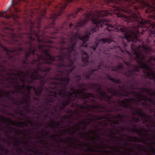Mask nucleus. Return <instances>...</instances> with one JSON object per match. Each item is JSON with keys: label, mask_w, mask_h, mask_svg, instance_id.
Returning <instances> with one entry per match:
<instances>
[{"label": "nucleus", "mask_w": 155, "mask_h": 155, "mask_svg": "<svg viewBox=\"0 0 155 155\" xmlns=\"http://www.w3.org/2000/svg\"><path fill=\"white\" fill-rule=\"evenodd\" d=\"M102 15L104 16H108L110 14L107 11L103 12L100 13L99 15L98 14L97 12H95V14L91 13V14H88L86 15V21L91 19L92 21L93 22V25L96 28L99 27H102L104 25H106V23L105 21H102L101 20H99V17H101V15Z\"/></svg>", "instance_id": "obj_1"}, {"label": "nucleus", "mask_w": 155, "mask_h": 155, "mask_svg": "<svg viewBox=\"0 0 155 155\" xmlns=\"http://www.w3.org/2000/svg\"><path fill=\"white\" fill-rule=\"evenodd\" d=\"M132 17L136 19V21H138L137 20H139L140 24H138V27L139 28L138 29V27H136L135 28H132V31L131 32L130 35H127V37H126L127 38H131L133 37V36H135L136 37L137 36V34L138 33V32L139 31L140 27H144V20H143L142 19L140 18L139 19V16H137L135 15H132Z\"/></svg>", "instance_id": "obj_2"}, {"label": "nucleus", "mask_w": 155, "mask_h": 155, "mask_svg": "<svg viewBox=\"0 0 155 155\" xmlns=\"http://www.w3.org/2000/svg\"><path fill=\"white\" fill-rule=\"evenodd\" d=\"M141 4L143 8H144L145 7H147L148 12H152L153 11L155 12V5H153L151 6L150 3L146 1L142 2Z\"/></svg>", "instance_id": "obj_3"}, {"label": "nucleus", "mask_w": 155, "mask_h": 155, "mask_svg": "<svg viewBox=\"0 0 155 155\" xmlns=\"http://www.w3.org/2000/svg\"><path fill=\"white\" fill-rule=\"evenodd\" d=\"M89 37L88 36L86 35L83 36L81 38H80V39H81L82 41V45L83 46L87 47V45H85V43L88 40Z\"/></svg>", "instance_id": "obj_4"}, {"label": "nucleus", "mask_w": 155, "mask_h": 155, "mask_svg": "<svg viewBox=\"0 0 155 155\" xmlns=\"http://www.w3.org/2000/svg\"><path fill=\"white\" fill-rule=\"evenodd\" d=\"M82 57L83 58V61L84 63H86L89 58L88 54L85 52L82 53Z\"/></svg>", "instance_id": "obj_5"}, {"label": "nucleus", "mask_w": 155, "mask_h": 155, "mask_svg": "<svg viewBox=\"0 0 155 155\" xmlns=\"http://www.w3.org/2000/svg\"><path fill=\"white\" fill-rule=\"evenodd\" d=\"M59 8H60L61 11L62 9H64L66 8V6L65 5H64L62 6H60L59 7ZM62 12V11H61L59 12L58 14L57 15H56L55 16V17H51V18L53 19H56L57 17V16H59V15H61V14Z\"/></svg>", "instance_id": "obj_6"}, {"label": "nucleus", "mask_w": 155, "mask_h": 155, "mask_svg": "<svg viewBox=\"0 0 155 155\" xmlns=\"http://www.w3.org/2000/svg\"><path fill=\"white\" fill-rule=\"evenodd\" d=\"M117 31H121L123 32H125L127 31V29L125 27L119 26L117 29Z\"/></svg>", "instance_id": "obj_7"}, {"label": "nucleus", "mask_w": 155, "mask_h": 155, "mask_svg": "<svg viewBox=\"0 0 155 155\" xmlns=\"http://www.w3.org/2000/svg\"><path fill=\"white\" fill-rule=\"evenodd\" d=\"M111 41V40L110 39H102L100 40V42L101 43H104L106 42H107L108 43H110Z\"/></svg>", "instance_id": "obj_8"}, {"label": "nucleus", "mask_w": 155, "mask_h": 155, "mask_svg": "<svg viewBox=\"0 0 155 155\" xmlns=\"http://www.w3.org/2000/svg\"><path fill=\"white\" fill-rule=\"evenodd\" d=\"M21 0H12L11 6L17 5Z\"/></svg>", "instance_id": "obj_9"}, {"label": "nucleus", "mask_w": 155, "mask_h": 155, "mask_svg": "<svg viewBox=\"0 0 155 155\" xmlns=\"http://www.w3.org/2000/svg\"><path fill=\"white\" fill-rule=\"evenodd\" d=\"M136 56L138 58L142 59H144V58L143 57H142V54H140L139 53H138L137 54H136Z\"/></svg>", "instance_id": "obj_10"}, {"label": "nucleus", "mask_w": 155, "mask_h": 155, "mask_svg": "<svg viewBox=\"0 0 155 155\" xmlns=\"http://www.w3.org/2000/svg\"><path fill=\"white\" fill-rule=\"evenodd\" d=\"M149 76H151L153 78H155V74L152 72H150L148 74Z\"/></svg>", "instance_id": "obj_11"}, {"label": "nucleus", "mask_w": 155, "mask_h": 155, "mask_svg": "<svg viewBox=\"0 0 155 155\" xmlns=\"http://www.w3.org/2000/svg\"><path fill=\"white\" fill-rule=\"evenodd\" d=\"M6 11H4L3 12H0V17H4V13H5Z\"/></svg>", "instance_id": "obj_12"}, {"label": "nucleus", "mask_w": 155, "mask_h": 155, "mask_svg": "<svg viewBox=\"0 0 155 155\" xmlns=\"http://www.w3.org/2000/svg\"><path fill=\"white\" fill-rule=\"evenodd\" d=\"M134 1H135L136 2H138V0H128V3H131L134 2Z\"/></svg>", "instance_id": "obj_13"}, {"label": "nucleus", "mask_w": 155, "mask_h": 155, "mask_svg": "<svg viewBox=\"0 0 155 155\" xmlns=\"http://www.w3.org/2000/svg\"><path fill=\"white\" fill-rule=\"evenodd\" d=\"M6 12H5V13H4V17H6V18H10V17H11V16H10V15H7L6 17H5V13H6L7 12V10H6Z\"/></svg>", "instance_id": "obj_14"}, {"label": "nucleus", "mask_w": 155, "mask_h": 155, "mask_svg": "<svg viewBox=\"0 0 155 155\" xmlns=\"http://www.w3.org/2000/svg\"><path fill=\"white\" fill-rule=\"evenodd\" d=\"M143 67L147 70H148L149 69L147 65L144 64Z\"/></svg>", "instance_id": "obj_15"}, {"label": "nucleus", "mask_w": 155, "mask_h": 155, "mask_svg": "<svg viewBox=\"0 0 155 155\" xmlns=\"http://www.w3.org/2000/svg\"><path fill=\"white\" fill-rule=\"evenodd\" d=\"M82 9L81 8H80L79 9L78 11L77 12L76 14H78V12H81L82 11Z\"/></svg>", "instance_id": "obj_16"}, {"label": "nucleus", "mask_w": 155, "mask_h": 155, "mask_svg": "<svg viewBox=\"0 0 155 155\" xmlns=\"http://www.w3.org/2000/svg\"><path fill=\"white\" fill-rule=\"evenodd\" d=\"M45 11L43 10V11H42V12H41V15H43L45 14Z\"/></svg>", "instance_id": "obj_17"}, {"label": "nucleus", "mask_w": 155, "mask_h": 155, "mask_svg": "<svg viewBox=\"0 0 155 155\" xmlns=\"http://www.w3.org/2000/svg\"><path fill=\"white\" fill-rule=\"evenodd\" d=\"M155 34V32H154V33L152 34V35H150L151 37H152V36H154Z\"/></svg>", "instance_id": "obj_18"}, {"label": "nucleus", "mask_w": 155, "mask_h": 155, "mask_svg": "<svg viewBox=\"0 0 155 155\" xmlns=\"http://www.w3.org/2000/svg\"><path fill=\"white\" fill-rule=\"evenodd\" d=\"M91 48H92L94 50H95L96 48V47H94V46H93L92 47H91Z\"/></svg>", "instance_id": "obj_19"}, {"label": "nucleus", "mask_w": 155, "mask_h": 155, "mask_svg": "<svg viewBox=\"0 0 155 155\" xmlns=\"http://www.w3.org/2000/svg\"><path fill=\"white\" fill-rule=\"evenodd\" d=\"M65 0L68 2H70L71 1H72L73 0Z\"/></svg>", "instance_id": "obj_20"}, {"label": "nucleus", "mask_w": 155, "mask_h": 155, "mask_svg": "<svg viewBox=\"0 0 155 155\" xmlns=\"http://www.w3.org/2000/svg\"><path fill=\"white\" fill-rule=\"evenodd\" d=\"M72 25V23L69 24V27H71V26Z\"/></svg>", "instance_id": "obj_21"}, {"label": "nucleus", "mask_w": 155, "mask_h": 155, "mask_svg": "<svg viewBox=\"0 0 155 155\" xmlns=\"http://www.w3.org/2000/svg\"><path fill=\"white\" fill-rule=\"evenodd\" d=\"M15 11L17 12H19V10L18 9H15Z\"/></svg>", "instance_id": "obj_22"}, {"label": "nucleus", "mask_w": 155, "mask_h": 155, "mask_svg": "<svg viewBox=\"0 0 155 155\" xmlns=\"http://www.w3.org/2000/svg\"><path fill=\"white\" fill-rule=\"evenodd\" d=\"M79 24H80V23H79L78 24V26L80 27V26L79 25Z\"/></svg>", "instance_id": "obj_23"}, {"label": "nucleus", "mask_w": 155, "mask_h": 155, "mask_svg": "<svg viewBox=\"0 0 155 155\" xmlns=\"http://www.w3.org/2000/svg\"><path fill=\"white\" fill-rule=\"evenodd\" d=\"M139 41H136V43H138L139 42Z\"/></svg>", "instance_id": "obj_24"}, {"label": "nucleus", "mask_w": 155, "mask_h": 155, "mask_svg": "<svg viewBox=\"0 0 155 155\" xmlns=\"http://www.w3.org/2000/svg\"><path fill=\"white\" fill-rule=\"evenodd\" d=\"M124 11L125 12H126L127 13V12L125 10H124Z\"/></svg>", "instance_id": "obj_25"}, {"label": "nucleus", "mask_w": 155, "mask_h": 155, "mask_svg": "<svg viewBox=\"0 0 155 155\" xmlns=\"http://www.w3.org/2000/svg\"><path fill=\"white\" fill-rule=\"evenodd\" d=\"M31 78H33V76H32V77H31Z\"/></svg>", "instance_id": "obj_26"}, {"label": "nucleus", "mask_w": 155, "mask_h": 155, "mask_svg": "<svg viewBox=\"0 0 155 155\" xmlns=\"http://www.w3.org/2000/svg\"><path fill=\"white\" fill-rule=\"evenodd\" d=\"M34 78L35 79H37V78Z\"/></svg>", "instance_id": "obj_27"}, {"label": "nucleus", "mask_w": 155, "mask_h": 155, "mask_svg": "<svg viewBox=\"0 0 155 155\" xmlns=\"http://www.w3.org/2000/svg\"><path fill=\"white\" fill-rule=\"evenodd\" d=\"M71 16H73V17H74V16L73 15H71Z\"/></svg>", "instance_id": "obj_28"}, {"label": "nucleus", "mask_w": 155, "mask_h": 155, "mask_svg": "<svg viewBox=\"0 0 155 155\" xmlns=\"http://www.w3.org/2000/svg\"><path fill=\"white\" fill-rule=\"evenodd\" d=\"M138 47H140V45H139V46H138Z\"/></svg>", "instance_id": "obj_29"}, {"label": "nucleus", "mask_w": 155, "mask_h": 155, "mask_svg": "<svg viewBox=\"0 0 155 155\" xmlns=\"http://www.w3.org/2000/svg\"><path fill=\"white\" fill-rule=\"evenodd\" d=\"M150 1H151V0H150Z\"/></svg>", "instance_id": "obj_30"}]
</instances>
